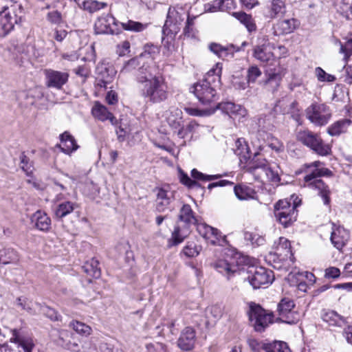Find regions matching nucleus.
I'll return each instance as SVG.
<instances>
[{"mask_svg": "<svg viewBox=\"0 0 352 352\" xmlns=\"http://www.w3.org/2000/svg\"><path fill=\"white\" fill-rule=\"evenodd\" d=\"M190 234V227L186 226H181L177 223L171 233L170 238L168 240V247L177 246L182 243Z\"/></svg>", "mask_w": 352, "mask_h": 352, "instance_id": "obj_22", "label": "nucleus"}, {"mask_svg": "<svg viewBox=\"0 0 352 352\" xmlns=\"http://www.w3.org/2000/svg\"><path fill=\"white\" fill-rule=\"evenodd\" d=\"M244 239L245 241L250 242L252 245L257 246L262 245L265 241L263 237L250 232H244Z\"/></svg>", "mask_w": 352, "mask_h": 352, "instance_id": "obj_58", "label": "nucleus"}, {"mask_svg": "<svg viewBox=\"0 0 352 352\" xmlns=\"http://www.w3.org/2000/svg\"><path fill=\"white\" fill-rule=\"evenodd\" d=\"M36 305L38 307V314H42L54 321H58L60 320V315H59L55 309L41 304H36Z\"/></svg>", "mask_w": 352, "mask_h": 352, "instance_id": "obj_48", "label": "nucleus"}, {"mask_svg": "<svg viewBox=\"0 0 352 352\" xmlns=\"http://www.w3.org/2000/svg\"><path fill=\"white\" fill-rule=\"evenodd\" d=\"M234 6V0H215L212 8H210L211 12H216L217 10H230Z\"/></svg>", "mask_w": 352, "mask_h": 352, "instance_id": "obj_50", "label": "nucleus"}, {"mask_svg": "<svg viewBox=\"0 0 352 352\" xmlns=\"http://www.w3.org/2000/svg\"><path fill=\"white\" fill-rule=\"evenodd\" d=\"M322 162L315 161L306 165V175L304 177V186L316 190L322 197L324 205H329L331 192L327 185L320 179L322 176H329L331 171L326 168H321Z\"/></svg>", "mask_w": 352, "mask_h": 352, "instance_id": "obj_1", "label": "nucleus"}, {"mask_svg": "<svg viewBox=\"0 0 352 352\" xmlns=\"http://www.w3.org/2000/svg\"><path fill=\"white\" fill-rule=\"evenodd\" d=\"M322 319L329 326L332 327H342L346 322L344 317L334 311H329L324 313L322 316Z\"/></svg>", "mask_w": 352, "mask_h": 352, "instance_id": "obj_37", "label": "nucleus"}, {"mask_svg": "<svg viewBox=\"0 0 352 352\" xmlns=\"http://www.w3.org/2000/svg\"><path fill=\"white\" fill-rule=\"evenodd\" d=\"M298 25V21L295 19H289L278 21L273 26L274 35H284L293 32Z\"/></svg>", "mask_w": 352, "mask_h": 352, "instance_id": "obj_24", "label": "nucleus"}, {"mask_svg": "<svg viewBox=\"0 0 352 352\" xmlns=\"http://www.w3.org/2000/svg\"><path fill=\"white\" fill-rule=\"evenodd\" d=\"M16 6L5 8L0 12V36H6L21 21V17L15 12Z\"/></svg>", "mask_w": 352, "mask_h": 352, "instance_id": "obj_12", "label": "nucleus"}, {"mask_svg": "<svg viewBox=\"0 0 352 352\" xmlns=\"http://www.w3.org/2000/svg\"><path fill=\"white\" fill-rule=\"evenodd\" d=\"M70 337V333L67 331H62L60 332V344L65 349L73 352H88L90 344L84 342L80 346L76 341L66 340L67 338Z\"/></svg>", "mask_w": 352, "mask_h": 352, "instance_id": "obj_21", "label": "nucleus"}, {"mask_svg": "<svg viewBox=\"0 0 352 352\" xmlns=\"http://www.w3.org/2000/svg\"><path fill=\"white\" fill-rule=\"evenodd\" d=\"M98 74L100 77V80L104 84V87L110 83L116 74V71L113 66H107L102 64L98 67Z\"/></svg>", "mask_w": 352, "mask_h": 352, "instance_id": "obj_36", "label": "nucleus"}, {"mask_svg": "<svg viewBox=\"0 0 352 352\" xmlns=\"http://www.w3.org/2000/svg\"><path fill=\"white\" fill-rule=\"evenodd\" d=\"M261 74L262 72L257 66L254 65L250 67L248 69L247 74L248 82H254L256 80L261 76Z\"/></svg>", "mask_w": 352, "mask_h": 352, "instance_id": "obj_63", "label": "nucleus"}, {"mask_svg": "<svg viewBox=\"0 0 352 352\" xmlns=\"http://www.w3.org/2000/svg\"><path fill=\"white\" fill-rule=\"evenodd\" d=\"M211 265L219 273L230 279L237 271L238 267L234 263H230L224 259H219Z\"/></svg>", "mask_w": 352, "mask_h": 352, "instance_id": "obj_27", "label": "nucleus"}, {"mask_svg": "<svg viewBox=\"0 0 352 352\" xmlns=\"http://www.w3.org/2000/svg\"><path fill=\"white\" fill-rule=\"evenodd\" d=\"M195 342V332L191 327H186L177 341L178 346L184 351L191 350Z\"/></svg>", "mask_w": 352, "mask_h": 352, "instance_id": "obj_23", "label": "nucleus"}, {"mask_svg": "<svg viewBox=\"0 0 352 352\" xmlns=\"http://www.w3.org/2000/svg\"><path fill=\"white\" fill-rule=\"evenodd\" d=\"M234 191L239 200L254 199L256 195V191L252 188L245 185L236 186Z\"/></svg>", "mask_w": 352, "mask_h": 352, "instance_id": "obj_41", "label": "nucleus"}, {"mask_svg": "<svg viewBox=\"0 0 352 352\" xmlns=\"http://www.w3.org/2000/svg\"><path fill=\"white\" fill-rule=\"evenodd\" d=\"M155 208L159 212L165 211L174 199V192L165 188H157Z\"/></svg>", "mask_w": 352, "mask_h": 352, "instance_id": "obj_17", "label": "nucleus"}, {"mask_svg": "<svg viewBox=\"0 0 352 352\" xmlns=\"http://www.w3.org/2000/svg\"><path fill=\"white\" fill-rule=\"evenodd\" d=\"M307 118L316 126L327 124L330 118L329 108L324 104L313 103L305 110Z\"/></svg>", "mask_w": 352, "mask_h": 352, "instance_id": "obj_10", "label": "nucleus"}, {"mask_svg": "<svg viewBox=\"0 0 352 352\" xmlns=\"http://www.w3.org/2000/svg\"><path fill=\"white\" fill-rule=\"evenodd\" d=\"M70 327L78 333L83 336H89L91 332V328L89 325L79 321L72 322Z\"/></svg>", "mask_w": 352, "mask_h": 352, "instance_id": "obj_53", "label": "nucleus"}, {"mask_svg": "<svg viewBox=\"0 0 352 352\" xmlns=\"http://www.w3.org/2000/svg\"><path fill=\"white\" fill-rule=\"evenodd\" d=\"M272 50H276V47L269 41L268 36L260 34L253 48V56L261 63H267L275 57Z\"/></svg>", "mask_w": 352, "mask_h": 352, "instance_id": "obj_9", "label": "nucleus"}, {"mask_svg": "<svg viewBox=\"0 0 352 352\" xmlns=\"http://www.w3.org/2000/svg\"><path fill=\"white\" fill-rule=\"evenodd\" d=\"M160 53V50L157 45L153 44H146L144 47V51L140 54L139 58L148 56L151 58H154L155 56Z\"/></svg>", "mask_w": 352, "mask_h": 352, "instance_id": "obj_59", "label": "nucleus"}, {"mask_svg": "<svg viewBox=\"0 0 352 352\" xmlns=\"http://www.w3.org/2000/svg\"><path fill=\"white\" fill-rule=\"evenodd\" d=\"M169 112L170 114L167 117V122L176 133L183 124L182 111L179 108L172 107L169 109Z\"/></svg>", "mask_w": 352, "mask_h": 352, "instance_id": "obj_32", "label": "nucleus"}, {"mask_svg": "<svg viewBox=\"0 0 352 352\" xmlns=\"http://www.w3.org/2000/svg\"><path fill=\"white\" fill-rule=\"evenodd\" d=\"M60 140L62 144L61 151L67 155H70L79 147L74 137L68 131L62 133L60 135Z\"/></svg>", "mask_w": 352, "mask_h": 352, "instance_id": "obj_30", "label": "nucleus"}, {"mask_svg": "<svg viewBox=\"0 0 352 352\" xmlns=\"http://www.w3.org/2000/svg\"><path fill=\"white\" fill-rule=\"evenodd\" d=\"M338 12L347 20H352V0H333Z\"/></svg>", "mask_w": 352, "mask_h": 352, "instance_id": "obj_40", "label": "nucleus"}, {"mask_svg": "<svg viewBox=\"0 0 352 352\" xmlns=\"http://www.w3.org/2000/svg\"><path fill=\"white\" fill-rule=\"evenodd\" d=\"M46 85L48 87H52L60 89L65 85L69 79L67 72H60L53 69H46L45 71Z\"/></svg>", "mask_w": 352, "mask_h": 352, "instance_id": "obj_15", "label": "nucleus"}, {"mask_svg": "<svg viewBox=\"0 0 352 352\" xmlns=\"http://www.w3.org/2000/svg\"><path fill=\"white\" fill-rule=\"evenodd\" d=\"M198 124L195 121L190 122L186 126L184 124L180 126V129L176 132L177 135L179 138H185L189 133L192 132Z\"/></svg>", "mask_w": 352, "mask_h": 352, "instance_id": "obj_55", "label": "nucleus"}, {"mask_svg": "<svg viewBox=\"0 0 352 352\" xmlns=\"http://www.w3.org/2000/svg\"><path fill=\"white\" fill-rule=\"evenodd\" d=\"M249 318L254 329L261 332L273 321V314L267 313L259 305L254 302L250 304Z\"/></svg>", "mask_w": 352, "mask_h": 352, "instance_id": "obj_7", "label": "nucleus"}, {"mask_svg": "<svg viewBox=\"0 0 352 352\" xmlns=\"http://www.w3.org/2000/svg\"><path fill=\"white\" fill-rule=\"evenodd\" d=\"M202 250V247L197 241H189L183 248L181 254H184L187 258L197 256Z\"/></svg>", "mask_w": 352, "mask_h": 352, "instance_id": "obj_42", "label": "nucleus"}, {"mask_svg": "<svg viewBox=\"0 0 352 352\" xmlns=\"http://www.w3.org/2000/svg\"><path fill=\"white\" fill-rule=\"evenodd\" d=\"M285 12L286 5L284 0H272L263 9L264 16L268 19H274Z\"/></svg>", "mask_w": 352, "mask_h": 352, "instance_id": "obj_18", "label": "nucleus"}, {"mask_svg": "<svg viewBox=\"0 0 352 352\" xmlns=\"http://www.w3.org/2000/svg\"><path fill=\"white\" fill-rule=\"evenodd\" d=\"M235 146L234 153L239 157L241 162L250 158L248 146L243 139H238L235 142Z\"/></svg>", "mask_w": 352, "mask_h": 352, "instance_id": "obj_44", "label": "nucleus"}, {"mask_svg": "<svg viewBox=\"0 0 352 352\" xmlns=\"http://www.w3.org/2000/svg\"><path fill=\"white\" fill-rule=\"evenodd\" d=\"M232 15L240 21L249 32H256L257 27L254 19L250 14L244 12H234Z\"/></svg>", "mask_w": 352, "mask_h": 352, "instance_id": "obj_34", "label": "nucleus"}, {"mask_svg": "<svg viewBox=\"0 0 352 352\" xmlns=\"http://www.w3.org/2000/svg\"><path fill=\"white\" fill-rule=\"evenodd\" d=\"M178 221L184 223V226L188 227L197 224L198 219L189 204H185L180 208L178 214Z\"/></svg>", "mask_w": 352, "mask_h": 352, "instance_id": "obj_26", "label": "nucleus"}, {"mask_svg": "<svg viewBox=\"0 0 352 352\" xmlns=\"http://www.w3.org/2000/svg\"><path fill=\"white\" fill-rule=\"evenodd\" d=\"M77 208L78 204L76 202L64 201L58 203L54 208V216L58 219H63Z\"/></svg>", "mask_w": 352, "mask_h": 352, "instance_id": "obj_31", "label": "nucleus"}, {"mask_svg": "<svg viewBox=\"0 0 352 352\" xmlns=\"http://www.w3.org/2000/svg\"><path fill=\"white\" fill-rule=\"evenodd\" d=\"M107 4L104 2L98 1L96 0H87L82 8L93 13L107 7Z\"/></svg>", "mask_w": 352, "mask_h": 352, "instance_id": "obj_54", "label": "nucleus"}, {"mask_svg": "<svg viewBox=\"0 0 352 352\" xmlns=\"http://www.w3.org/2000/svg\"><path fill=\"white\" fill-rule=\"evenodd\" d=\"M222 67L217 63L206 74L205 79L197 82L191 87V91L195 95L199 101L203 104H209L218 99L215 89L211 85L210 78L213 77L212 81L219 80Z\"/></svg>", "mask_w": 352, "mask_h": 352, "instance_id": "obj_2", "label": "nucleus"}, {"mask_svg": "<svg viewBox=\"0 0 352 352\" xmlns=\"http://www.w3.org/2000/svg\"><path fill=\"white\" fill-rule=\"evenodd\" d=\"M298 204L294 201L292 204L288 200H279L274 206V215L285 228L290 226L296 220L298 214Z\"/></svg>", "mask_w": 352, "mask_h": 352, "instance_id": "obj_5", "label": "nucleus"}, {"mask_svg": "<svg viewBox=\"0 0 352 352\" xmlns=\"http://www.w3.org/2000/svg\"><path fill=\"white\" fill-rule=\"evenodd\" d=\"M276 245V253L282 256L283 259L291 258L292 256L291 251V245L289 240H287L285 237H280L278 239V242Z\"/></svg>", "mask_w": 352, "mask_h": 352, "instance_id": "obj_39", "label": "nucleus"}, {"mask_svg": "<svg viewBox=\"0 0 352 352\" xmlns=\"http://www.w3.org/2000/svg\"><path fill=\"white\" fill-rule=\"evenodd\" d=\"M267 168V161L256 153L245 168L246 172L250 173L256 181L263 182L266 179Z\"/></svg>", "mask_w": 352, "mask_h": 352, "instance_id": "obj_14", "label": "nucleus"}, {"mask_svg": "<svg viewBox=\"0 0 352 352\" xmlns=\"http://www.w3.org/2000/svg\"><path fill=\"white\" fill-rule=\"evenodd\" d=\"M266 352H289V349L287 343L275 341L267 343Z\"/></svg>", "mask_w": 352, "mask_h": 352, "instance_id": "obj_52", "label": "nucleus"}, {"mask_svg": "<svg viewBox=\"0 0 352 352\" xmlns=\"http://www.w3.org/2000/svg\"><path fill=\"white\" fill-rule=\"evenodd\" d=\"M189 15L182 6H170L163 28L164 34L175 35L181 29L186 16Z\"/></svg>", "mask_w": 352, "mask_h": 352, "instance_id": "obj_4", "label": "nucleus"}, {"mask_svg": "<svg viewBox=\"0 0 352 352\" xmlns=\"http://www.w3.org/2000/svg\"><path fill=\"white\" fill-rule=\"evenodd\" d=\"M135 75L137 82L142 85V87L157 76L152 74L151 68L149 66H145L144 65L138 68Z\"/></svg>", "mask_w": 352, "mask_h": 352, "instance_id": "obj_38", "label": "nucleus"}, {"mask_svg": "<svg viewBox=\"0 0 352 352\" xmlns=\"http://www.w3.org/2000/svg\"><path fill=\"white\" fill-rule=\"evenodd\" d=\"M251 275L248 276V280L254 289H259L268 286L274 280L273 272L263 267H258L250 270Z\"/></svg>", "mask_w": 352, "mask_h": 352, "instance_id": "obj_11", "label": "nucleus"}, {"mask_svg": "<svg viewBox=\"0 0 352 352\" xmlns=\"http://www.w3.org/2000/svg\"><path fill=\"white\" fill-rule=\"evenodd\" d=\"M213 109H215V111L220 109L223 113L228 114L230 117H244L246 114V110L241 105L230 102L219 103L215 107H213Z\"/></svg>", "mask_w": 352, "mask_h": 352, "instance_id": "obj_25", "label": "nucleus"}, {"mask_svg": "<svg viewBox=\"0 0 352 352\" xmlns=\"http://www.w3.org/2000/svg\"><path fill=\"white\" fill-rule=\"evenodd\" d=\"M140 60L139 56L130 59L124 65L121 73L126 74L133 71L136 72L140 65Z\"/></svg>", "mask_w": 352, "mask_h": 352, "instance_id": "obj_56", "label": "nucleus"}, {"mask_svg": "<svg viewBox=\"0 0 352 352\" xmlns=\"http://www.w3.org/2000/svg\"><path fill=\"white\" fill-rule=\"evenodd\" d=\"M91 113L93 116L100 121H105L109 120L111 123L113 122L115 117L109 112L107 108L100 104L99 102H96L91 109Z\"/></svg>", "mask_w": 352, "mask_h": 352, "instance_id": "obj_33", "label": "nucleus"}, {"mask_svg": "<svg viewBox=\"0 0 352 352\" xmlns=\"http://www.w3.org/2000/svg\"><path fill=\"white\" fill-rule=\"evenodd\" d=\"M265 85L268 86L270 89L274 91L279 86L282 80V74L279 71L267 72Z\"/></svg>", "mask_w": 352, "mask_h": 352, "instance_id": "obj_43", "label": "nucleus"}, {"mask_svg": "<svg viewBox=\"0 0 352 352\" xmlns=\"http://www.w3.org/2000/svg\"><path fill=\"white\" fill-rule=\"evenodd\" d=\"M191 176L195 179L202 181H211L221 177L220 175H205L195 168L192 170Z\"/></svg>", "mask_w": 352, "mask_h": 352, "instance_id": "obj_60", "label": "nucleus"}, {"mask_svg": "<svg viewBox=\"0 0 352 352\" xmlns=\"http://www.w3.org/2000/svg\"><path fill=\"white\" fill-rule=\"evenodd\" d=\"M317 79L320 82H333L336 80L334 76L327 74L321 67H318L315 69Z\"/></svg>", "mask_w": 352, "mask_h": 352, "instance_id": "obj_61", "label": "nucleus"}, {"mask_svg": "<svg viewBox=\"0 0 352 352\" xmlns=\"http://www.w3.org/2000/svg\"><path fill=\"white\" fill-rule=\"evenodd\" d=\"M197 16L188 15L186 22L184 28V34L188 37H195L197 34L195 28V20Z\"/></svg>", "mask_w": 352, "mask_h": 352, "instance_id": "obj_47", "label": "nucleus"}, {"mask_svg": "<svg viewBox=\"0 0 352 352\" xmlns=\"http://www.w3.org/2000/svg\"><path fill=\"white\" fill-rule=\"evenodd\" d=\"M35 227L41 231L47 232L51 228V219L47 213L41 210H37L31 218Z\"/></svg>", "mask_w": 352, "mask_h": 352, "instance_id": "obj_28", "label": "nucleus"}, {"mask_svg": "<svg viewBox=\"0 0 352 352\" xmlns=\"http://www.w3.org/2000/svg\"><path fill=\"white\" fill-rule=\"evenodd\" d=\"M179 178L180 182L188 188L199 187L198 182L190 179L182 169L179 170Z\"/></svg>", "mask_w": 352, "mask_h": 352, "instance_id": "obj_57", "label": "nucleus"}, {"mask_svg": "<svg viewBox=\"0 0 352 352\" xmlns=\"http://www.w3.org/2000/svg\"><path fill=\"white\" fill-rule=\"evenodd\" d=\"M184 110L190 116L199 117L208 116L213 114L215 112V109H213V107H210L205 109H199L198 108L192 107H186Z\"/></svg>", "mask_w": 352, "mask_h": 352, "instance_id": "obj_51", "label": "nucleus"}, {"mask_svg": "<svg viewBox=\"0 0 352 352\" xmlns=\"http://www.w3.org/2000/svg\"><path fill=\"white\" fill-rule=\"evenodd\" d=\"M331 241L333 245L338 250H342L349 239V233L343 227L336 226L331 223Z\"/></svg>", "mask_w": 352, "mask_h": 352, "instance_id": "obj_19", "label": "nucleus"}, {"mask_svg": "<svg viewBox=\"0 0 352 352\" xmlns=\"http://www.w3.org/2000/svg\"><path fill=\"white\" fill-rule=\"evenodd\" d=\"M120 23L111 14L102 15L97 19L94 31L97 34H114L119 31Z\"/></svg>", "mask_w": 352, "mask_h": 352, "instance_id": "obj_13", "label": "nucleus"}, {"mask_svg": "<svg viewBox=\"0 0 352 352\" xmlns=\"http://www.w3.org/2000/svg\"><path fill=\"white\" fill-rule=\"evenodd\" d=\"M98 261L92 258L90 261H87L82 267L83 271L89 276L93 278H98L100 276V270L98 267Z\"/></svg>", "mask_w": 352, "mask_h": 352, "instance_id": "obj_45", "label": "nucleus"}, {"mask_svg": "<svg viewBox=\"0 0 352 352\" xmlns=\"http://www.w3.org/2000/svg\"><path fill=\"white\" fill-rule=\"evenodd\" d=\"M248 344L254 352H262L263 351L266 352L267 343L259 342L255 339H250Z\"/></svg>", "mask_w": 352, "mask_h": 352, "instance_id": "obj_62", "label": "nucleus"}, {"mask_svg": "<svg viewBox=\"0 0 352 352\" xmlns=\"http://www.w3.org/2000/svg\"><path fill=\"white\" fill-rule=\"evenodd\" d=\"M277 312V320L289 324L297 323L301 318L300 314L295 309L294 302L289 298H284L279 302Z\"/></svg>", "mask_w": 352, "mask_h": 352, "instance_id": "obj_8", "label": "nucleus"}, {"mask_svg": "<svg viewBox=\"0 0 352 352\" xmlns=\"http://www.w3.org/2000/svg\"><path fill=\"white\" fill-rule=\"evenodd\" d=\"M120 25L125 30L133 31L136 32H142L147 28L148 25V24L146 23H142L140 22L133 21L131 20H129L125 23H120Z\"/></svg>", "mask_w": 352, "mask_h": 352, "instance_id": "obj_49", "label": "nucleus"}, {"mask_svg": "<svg viewBox=\"0 0 352 352\" xmlns=\"http://www.w3.org/2000/svg\"><path fill=\"white\" fill-rule=\"evenodd\" d=\"M141 96L148 102L159 104L166 101L169 96L168 84L162 76L154 77L140 88Z\"/></svg>", "mask_w": 352, "mask_h": 352, "instance_id": "obj_3", "label": "nucleus"}, {"mask_svg": "<svg viewBox=\"0 0 352 352\" xmlns=\"http://www.w3.org/2000/svg\"><path fill=\"white\" fill-rule=\"evenodd\" d=\"M10 341L16 344L15 348H10L8 352H32L34 342L32 338L21 336L16 329L13 330Z\"/></svg>", "mask_w": 352, "mask_h": 352, "instance_id": "obj_16", "label": "nucleus"}, {"mask_svg": "<svg viewBox=\"0 0 352 352\" xmlns=\"http://www.w3.org/2000/svg\"><path fill=\"white\" fill-rule=\"evenodd\" d=\"M47 19L48 21L54 24H60L63 22L62 14L57 10L49 12L47 14Z\"/></svg>", "mask_w": 352, "mask_h": 352, "instance_id": "obj_64", "label": "nucleus"}, {"mask_svg": "<svg viewBox=\"0 0 352 352\" xmlns=\"http://www.w3.org/2000/svg\"><path fill=\"white\" fill-rule=\"evenodd\" d=\"M20 261L19 253L12 248L0 250V263L6 265H18Z\"/></svg>", "mask_w": 352, "mask_h": 352, "instance_id": "obj_29", "label": "nucleus"}, {"mask_svg": "<svg viewBox=\"0 0 352 352\" xmlns=\"http://www.w3.org/2000/svg\"><path fill=\"white\" fill-rule=\"evenodd\" d=\"M335 44L340 47L339 53L344 55L343 60L346 63L352 55V38H349L344 44L336 39Z\"/></svg>", "mask_w": 352, "mask_h": 352, "instance_id": "obj_46", "label": "nucleus"}, {"mask_svg": "<svg viewBox=\"0 0 352 352\" xmlns=\"http://www.w3.org/2000/svg\"><path fill=\"white\" fill-rule=\"evenodd\" d=\"M197 230L199 234L212 245L217 244L221 239V234L217 229L205 223H197Z\"/></svg>", "mask_w": 352, "mask_h": 352, "instance_id": "obj_20", "label": "nucleus"}, {"mask_svg": "<svg viewBox=\"0 0 352 352\" xmlns=\"http://www.w3.org/2000/svg\"><path fill=\"white\" fill-rule=\"evenodd\" d=\"M351 122V120L347 118L338 120L328 127L327 132L332 136L339 135L342 133L346 132Z\"/></svg>", "mask_w": 352, "mask_h": 352, "instance_id": "obj_35", "label": "nucleus"}, {"mask_svg": "<svg viewBox=\"0 0 352 352\" xmlns=\"http://www.w3.org/2000/svg\"><path fill=\"white\" fill-rule=\"evenodd\" d=\"M297 139L319 155L326 156L331 153V146L324 144L319 135L310 131H299L297 134Z\"/></svg>", "mask_w": 352, "mask_h": 352, "instance_id": "obj_6", "label": "nucleus"}]
</instances>
